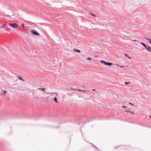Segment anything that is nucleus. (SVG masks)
Returning <instances> with one entry per match:
<instances>
[{
	"mask_svg": "<svg viewBox=\"0 0 151 151\" xmlns=\"http://www.w3.org/2000/svg\"><path fill=\"white\" fill-rule=\"evenodd\" d=\"M73 90H77V88H73Z\"/></svg>",
	"mask_w": 151,
	"mask_h": 151,
	"instance_id": "nucleus-25",
	"label": "nucleus"
},
{
	"mask_svg": "<svg viewBox=\"0 0 151 151\" xmlns=\"http://www.w3.org/2000/svg\"><path fill=\"white\" fill-rule=\"evenodd\" d=\"M140 44L142 45L148 51L151 52V47L148 45H146L145 43L142 42H140Z\"/></svg>",
	"mask_w": 151,
	"mask_h": 151,
	"instance_id": "nucleus-1",
	"label": "nucleus"
},
{
	"mask_svg": "<svg viewBox=\"0 0 151 151\" xmlns=\"http://www.w3.org/2000/svg\"><path fill=\"white\" fill-rule=\"evenodd\" d=\"M5 24H3V25H2V26H1V27L4 28V27H5Z\"/></svg>",
	"mask_w": 151,
	"mask_h": 151,
	"instance_id": "nucleus-21",
	"label": "nucleus"
},
{
	"mask_svg": "<svg viewBox=\"0 0 151 151\" xmlns=\"http://www.w3.org/2000/svg\"><path fill=\"white\" fill-rule=\"evenodd\" d=\"M122 108H127V106H122Z\"/></svg>",
	"mask_w": 151,
	"mask_h": 151,
	"instance_id": "nucleus-24",
	"label": "nucleus"
},
{
	"mask_svg": "<svg viewBox=\"0 0 151 151\" xmlns=\"http://www.w3.org/2000/svg\"><path fill=\"white\" fill-rule=\"evenodd\" d=\"M124 111L126 112H129L130 113H131L133 114H134V112L133 111H131L125 110Z\"/></svg>",
	"mask_w": 151,
	"mask_h": 151,
	"instance_id": "nucleus-8",
	"label": "nucleus"
},
{
	"mask_svg": "<svg viewBox=\"0 0 151 151\" xmlns=\"http://www.w3.org/2000/svg\"><path fill=\"white\" fill-rule=\"evenodd\" d=\"M24 24L22 23V25H21V26L23 28H24Z\"/></svg>",
	"mask_w": 151,
	"mask_h": 151,
	"instance_id": "nucleus-23",
	"label": "nucleus"
},
{
	"mask_svg": "<svg viewBox=\"0 0 151 151\" xmlns=\"http://www.w3.org/2000/svg\"><path fill=\"white\" fill-rule=\"evenodd\" d=\"M145 39L149 41V43L151 44V40L148 38H145Z\"/></svg>",
	"mask_w": 151,
	"mask_h": 151,
	"instance_id": "nucleus-13",
	"label": "nucleus"
},
{
	"mask_svg": "<svg viewBox=\"0 0 151 151\" xmlns=\"http://www.w3.org/2000/svg\"><path fill=\"white\" fill-rule=\"evenodd\" d=\"M47 93V94H52V93H53L55 94L57 96H58V95L57 94V93H55V92H51V93Z\"/></svg>",
	"mask_w": 151,
	"mask_h": 151,
	"instance_id": "nucleus-11",
	"label": "nucleus"
},
{
	"mask_svg": "<svg viewBox=\"0 0 151 151\" xmlns=\"http://www.w3.org/2000/svg\"><path fill=\"white\" fill-rule=\"evenodd\" d=\"M130 83V82H125V83H124L125 84H129Z\"/></svg>",
	"mask_w": 151,
	"mask_h": 151,
	"instance_id": "nucleus-19",
	"label": "nucleus"
},
{
	"mask_svg": "<svg viewBox=\"0 0 151 151\" xmlns=\"http://www.w3.org/2000/svg\"><path fill=\"white\" fill-rule=\"evenodd\" d=\"M90 14L91 15H92V16H93L94 17H95L96 16L94 14H93L91 13H90Z\"/></svg>",
	"mask_w": 151,
	"mask_h": 151,
	"instance_id": "nucleus-18",
	"label": "nucleus"
},
{
	"mask_svg": "<svg viewBox=\"0 0 151 151\" xmlns=\"http://www.w3.org/2000/svg\"><path fill=\"white\" fill-rule=\"evenodd\" d=\"M18 78L19 80H22L23 81H24V80L22 78H21L20 76H18Z\"/></svg>",
	"mask_w": 151,
	"mask_h": 151,
	"instance_id": "nucleus-12",
	"label": "nucleus"
},
{
	"mask_svg": "<svg viewBox=\"0 0 151 151\" xmlns=\"http://www.w3.org/2000/svg\"><path fill=\"white\" fill-rule=\"evenodd\" d=\"M67 94L68 96H72V94L70 93H67Z\"/></svg>",
	"mask_w": 151,
	"mask_h": 151,
	"instance_id": "nucleus-16",
	"label": "nucleus"
},
{
	"mask_svg": "<svg viewBox=\"0 0 151 151\" xmlns=\"http://www.w3.org/2000/svg\"><path fill=\"white\" fill-rule=\"evenodd\" d=\"M52 99L54 100L55 102L56 103H58V102L57 101V98L56 97H54L53 98H52Z\"/></svg>",
	"mask_w": 151,
	"mask_h": 151,
	"instance_id": "nucleus-9",
	"label": "nucleus"
},
{
	"mask_svg": "<svg viewBox=\"0 0 151 151\" xmlns=\"http://www.w3.org/2000/svg\"><path fill=\"white\" fill-rule=\"evenodd\" d=\"M6 93V91H5V90H4L1 93V94L2 95H4Z\"/></svg>",
	"mask_w": 151,
	"mask_h": 151,
	"instance_id": "nucleus-10",
	"label": "nucleus"
},
{
	"mask_svg": "<svg viewBox=\"0 0 151 151\" xmlns=\"http://www.w3.org/2000/svg\"><path fill=\"white\" fill-rule=\"evenodd\" d=\"M133 41H135V42H137V41H138L137 40H133Z\"/></svg>",
	"mask_w": 151,
	"mask_h": 151,
	"instance_id": "nucleus-26",
	"label": "nucleus"
},
{
	"mask_svg": "<svg viewBox=\"0 0 151 151\" xmlns=\"http://www.w3.org/2000/svg\"><path fill=\"white\" fill-rule=\"evenodd\" d=\"M100 62L101 63H103L104 65L108 66H110L113 64V63H109L108 62H106L105 61H104L102 60H101Z\"/></svg>",
	"mask_w": 151,
	"mask_h": 151,
	"instance_id": "nucleus-2",
	"label": "nucleus"
},
{
	"mask_svg": "<svg viewBox=\"0 0 151 151\" xmlns=\"http://www.w3.org/2000/svg\"><path fill=\"white\" fill-rule=\"evenodd\" d=\"M91 59V58L89 57H88L87 59V60H90Z\"/></svg>",
	"mask_w": 151,
	"mask_h": 151,
	"instance_id": "nucleus-20",
	"label": "nucleus"
},
{
	"mask_svg": "<svg viewBox=\"0 0 151 151\" xmlns=\"http://www.w3.org/2000/svg\"><path fill=\"white\" fill-rule=\"evenodd\" d=\"M73 50L75 52H78L79 53H80L81 52V51L80 50L76 49H73Z\"/></svg>",
	"mask_w": 151,
	"mask_h": 151,
	"instance_id": "nucleus-5",
	"label": "nucleus"
},
{
	"mask_svg": "<svg viewBox=\"0 0 151 151\" xmlns=\"http://www.w3.org/2000/svg\"><path fill=\"white\" fill-rule=\"evenodd\" d=\"M95 57H96V58L97 57V56H95Z\"/></svg>",
	"mask_w": 151,
	"mask_h": 151,
	"instance_id": "nucleus-28",
	"label": "nucleus"
},
{
	"mask_svg": "<svg viewBox=\"0 0 151 151\" xmlns=\"http://www.w3.org/2000/svg\"><path fill=\"white\" fill-rule=\"evenodd\" d=\"M37 89H38L39 90H42L43 91V92H45V93H46V92H45L44 91L45 90V88H38Z\"/></svg>",
	"mask_w": 151,
	"mask_h": 151,
	"instance_id": "nucleus-6",
	"label": "nucleus"
},
{
	"mask_svg": "<svg viewBox=\"0 0 151 151\" xmlns=\"http://www.w3.org/2000/svg\"><path fill=\"white\" fill-rule=\"evenodd\" d=\"M77 91H83V92H85L86 91H85L84 90H82L81 89H77Z\"/></svg>",
	"mask_w": 151,
	"mask_h": 151,
	"instance_id": "nucleus-14",
	"label": "nucleus"
},
{
	"mask_svg": "<svg viewBox=\"0 0 151 151\" xmlns=\"http://www.w3.org/2000/svg\"><path fill=\"white\" fill-rule=\"evenodd\" d=\"M92 90L93 91H95V89H93Z\"/></svg>",
	"mask_w": 151,
	"mask_h": 151,
	"instance_id": "nucleus-27",
	"label": "nucleus"
},
{
	"mask_svg": "<svg viewBox=\"0 0 151 151\" xmlns=\"http://www.w3.org/2000/svg\"><path fill=\"white\" fill-rule=\"evenodd\" d=\"M124 55H125V56H126L127 58H129L130 59V57L129 56V57L127 56L128 55H127V54L124 53Z\"/></svg>",
	"mask_w": 151,
	"mask_h": 151,
	"instance_id": "nucleus-17",
	"label": "nucleus"
},
{
	"mask_svg": "<svg viewBox=\"0 0 151 151\" xmlns=\"http://www.w3.org/2000/svg\"><path fill=\"white\" fill-rule=\"evenodd\" d=\"M129 104H130V105H131L132 106H134V104H132V103H129Z\"/></svg>",
	"mask_w": 151,
	"mask_h": 151,
	"instance_id": "nucleus-22",
	"label": "nucleus"
},
{
	"mask_svg": "<svg viewBox=\"0 0 151 151\" xmlns=\"http://www.w3.org/2000/svg\"><path fill=\"white\" fill-rule=\"evenodd\" d=\"M91 145H92V146H93V147H94L97 151H99V149H98V148H97L96 146H94L93 144L92 143Z\"/></svg>",
	"mask_w": 151,
	"mask_h": 151,
	"instance_id": "nucleus-7",
	"label": "nucleus"
},
{
	"mask_svg": "<svg viewBox=\"0 0 151 151\" xmlns=\"http://www.w3.org/2000/svg\"><path fill=\"white\" fill-rule=\"evenodd\" d=\"M149 118H151V117L150 116H149Z\"/></svg>",
	"mask_w": 151,
	"mask_h": 151,
	"instance_id": "nucleus-29",
	"label": "nucleus"
},
{
	"mask_svg": "<svg viewBox=\"0 0 151 151\" xmlns=\"http://www.w3.org/2000/svg\"><path fill=\"white\" fill-rule=\"evenodd\" d=\"M73 88H68V89H66L65 90L68 91H69V90H73Z\"/></svg>",
	"mask_w": 151,
	"mask_h": 151,
	"instance_id": "nucleus-15",
	"label": "nucleus"
},
{
	"mask_svg": "<svg viewBox=\"0 0 151 151\" xmlns=\"http://www.w3.org/2000/svg\"><path fill=\"white\" fill-rule=\"evenodd\" d=\"M9 26L13 28H18V26L16 23H13L12 24H10Z\"/></svg>",
	"mask_w": 151,
	"mask_h": 151,
	"instance_id": "nucleus-3",
	"label": "nucleus"
},
{
	"mask_svg": "<svg viewBox=\"0 0 151 151\" xmlns=\"http://www.w3.org/2000/svg\"><path fill=\"white\" fill-rule=\"evenodd\" d=\"M31 33L34 35H40L39 33L35 30H32L31 31Z\"/></svg>",
	"mask_w": 151,
	"mask_h": 151,
	"instance_id": "nucleus-4",
	"label": "nucleus"
}]
</instances>
